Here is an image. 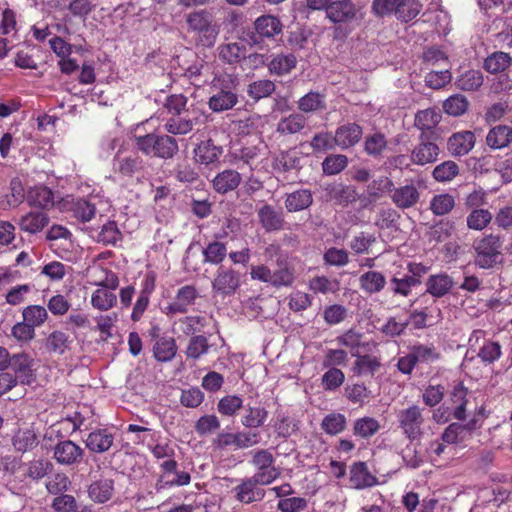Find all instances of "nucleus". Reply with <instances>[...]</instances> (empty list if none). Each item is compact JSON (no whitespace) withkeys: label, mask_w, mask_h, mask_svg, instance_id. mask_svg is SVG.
Masks as SVG:
<instances>
[{"label":"nucleus","mask_w":512,"mask_h":512,"mask_svg":"<svg viewBox=\"0 0 512 512\" xmlns=\"http://www.w3.org/2000/svg\"><path fill=\"white\" fill-rule=\"evenodd\" d=\"M238 79L236 76L223 73L216 75L211 82L212 95L208 106L213 112L232 109L238 103Z\"/></svg>","instance_id":"nucleus-1"},{"label":"nucleus","mask_w":512,"mask_h":512,"mask_svg":"<svg viewBox=\"0 0 512 512\" xmlns=\"http://www.w3.org/2000/svg\"><path fill=\"white\" fill-rule=\"evenodd\" d=\"M504 240L498 234H485L473 242L474 264L481 269H492L503 261Z\"/></svg>","instance_id":"nucleus-2"},{"label":"nucleus","mask_w":512,"mask_h":512,"mask_svg":"<svg viewBox=\"0 0 512 512\" xmlns=\"http://www.w3.org/2000/svg\"><path fill=\"white\" fill-rule=\"evenodd\" d=\"M135 144L143 154L163 160L172 159L179 151L177 140L168 134L148 133L136 136Z\"/></svg>","instance_id":"nucleus-3"},{"label":"nucleus","mask_w":512,"mask_h":512,"mask_svg":"<svg viewBox=\"0 0 512 512\" xmlns=\"http://www.w3.org/2000/svg\"><path fill=\"white\" fill-rule=\"evenodd\" d=\"M188 30L198 35L203 46L211 47L219 34L218 26L213 22V15L206 9L193 11L186 16Z\"/></svg>","instance_id":"nucleus-4"},{"label":"nucleus","mask_w":512,"mask_h":512,"mask_svg":"<svg viewBox=\"0 0 512 512\" xmlns=\"http://www.w3.org/2000/svg\"><path fill=\"white\" fill-rule=\"evenodd\" d=\"M250 454V464L257 470L254 476L260 479L261 485H269L280 477L281 470L275 466V457L269 449H256Z\"/></svg>","instance_id":"nucleus-5"},{"label":"nucleus","mask_w":512,"mask_h":512,"mask_svg":"<svg viewBox=\"0 0 512 512\" xmlns=\"http://www.w3.org/2000/svg\"><path fill=\"white\" fill-rule=\"evenodd\" d=\"M423 409L418 405H411L408 408L402 409L397 414V421L403 434L410 441L418 439L423 431L425 419L423 416Z\"/></svg>","instance_id":"nucleus-6"},{"label":"nucleus","mask_w":512,"mask_h":512,"mask_svg":"<svg viewBox=\"0 0 512 512\" xmlns=\"http://www.w3.org/2000/svg\"><path fill=\"white\" fill-rule=\"evenodd\" d=\"M159 467L162 474L158 477L155 485L157 491L190 484V473L178 470V463L175 459H167Z\"/></svg>","instance_id":"nucleus-7"},{"label":"nucleus","mask_w":512,"mask_h":512,"mask_svg":"<svg viewBox=\"0 0 512 512\" xmlns=\"http://www.w3.org/2000/svg\"><path fill=\"white\" fill-rule=\"evenodd\" d=\"M253 28L249 38L254 44H259L265 40H275L282 34L283 24L277 16L264 14L255 19Z\"/></svg>","instance_id":"nucleus-8"},{"label":"nucleus","mask_w":512,"mask_h":512,"mask_svg":"<svg viewBox=\"0 0 512 512\" xmlns=\"http://www.w3.org/2000/svg\"><path fill=\"white\" fill-rule=\"evenodd\" d=\"M241 286V275L231 267L220 266L212 281L214 295L222 298L232 296Z\"/></svg>","instance_id":"nucleus-9"},{"label":"nucleus","mask_w":512,"mask_h":512,"mask_svg":"<svg viewBox=\"0 0 512 512\" xmlns=\"http://www.w3.org/2000/svg\"><path fill=\"white\" fill-rule=\"evenodd\" d=\"M326 18L333 24H351L361 18V8L352 0H333Z\"/></svg>","instance_id":"nucleus-10"},{"label":"nucleus","mask_w":512,"mask_h":512,"mask_svg":"<svg viewBox=\"0 0 512 512\" xmlns=\"http://www.w3.org/2000/svg\"><path fill=\"white\" fill-rule=\"evenodd\" d=\"M198 296V290L194 285H184L176 291L173 300L162 309V312L169 318L186 314L195 304Z\"/></svg>","instance_id":"nucleus-11"},{"label":"nucleus","mask_w":512,"mask_h":512,"mask_svg":"<svg viewBox=\"0 0 512 512\" xmlns=\"http://www.w3.org/2000/svg\"><path fill=\"white\" fill-rule=\"evenodd\" d=\"M260 433L257 431H239L236 433H220L215 439V445L224 449L234 446L236 449H246L260 443Z\"/></svg>","instance_id":"nucleus-12"},{"label":"nucleus","mask_w":512,"mask_h":512,"mask_svg":"<svg viewBox=\"0 0 512 512\" xmlns=\"http://www.w3.org/2000/svg\"><path fill=\"white\" fill-rule=\"evenodd\" d=\"M439 146L426 133H421L419 142L411 151L412 163L419 166L433 164L439 159Z\"/></svg>","instance_id":"nucleus-13"},{"label":"nucleus","mask_w":512,"mask_h":512,"mask_svg":"<svg viewBox=\"0 0 512 512\" xmlns=\"http://www.w3.org/2000/svg\"><path fill=\"white\" fill-rule=\"evenodd\" d=\"M84 456V449L72 440H61L53 448V458L60 465H78Z\"/></svg>","instance_id":"nucleus-14"},{"label":"nucleus","mask_w":512,"mask_h":512,"mask_svg":"<svg viewBox=\"0 0 512 512\" xmlns=\"http://www.w3.org/2000/svg\"><path fill=\"white\" fill-rule=\"evenodd\" d=\"M258 485H261L260 479L254 475L241 480L240 484L232 489L234 498L243 504L261 501L265 497V490Z\"/></svg>","instance_id":"nucleus-15"},{"label":"nucleus","mask_w":512,"mask_h":512,"mask_svg":"<svg viewBox=\"0 0 512 512\" xmlns=\"http://www.w3.org/2000/svg\"><path fill=\"white\" fill-rule=\"evenodd\" d=\"M476 137L472 131L453 133L447 140V150L453 157L467 155L475 146Z\"/></svg>","instance_id":"nucleus-16"},{"label":"nucleus","mask_w":512,"mask_h":512,"mask_svg":"<svg viewBox=\"0 0 512 512\" xmlns=\"http://www.w3.org/2000/svg\"><path fill=\"white\" fill-rule=\"evenodd\" d=\"M326 199L339 206H348L358 199L356 188L343 183L327 184L324 188Z\"/></svg>","instance_id":"nucleus-17"},{"label":"nucleus","mask_w":512,"mask_h":512,"mask_svg":"<svg viewBox=\"0 0 512 512\" xmlns=\"http://www.w3.org/2000/svg\"><path fill=\"white\" fill-rule=\"evenodd\" d=\"M33 359L27 353H16L10 358L9 367L13 370L17 381L20 380L22 384L29 385L33 381Z\"/></svg>","instance_id":"nucleus-18"},{"label":"nucleus","mask_w":512,"mask_h":512,"mask_svg":"<svg viewBox=\"0 0 512 512\" xmlns=\"http://www.w3.org/2000/svg\"><path fill=\"white\" fill-rule=\"evenodd\" d=\"M259 223L266 232L280 231L284 228L283 212L270 204H264L257 211Z\"/></svg>","instance_id":"nucleus-19"},{"label":"nucleus","mask_w":512,"mask_h":512,"mask_svg":"<svg viewBox=\"0 0 512 512\" xmlns=\"http://www.w3.org/2000/svg\"><path fill=\"white\" fill-rule=\"evenodd\" d=\"M363 129L357 123H346L337 127L334 133L336 145L341 149L355 146L362 138Z\"/></svg>","instance_id":"nucleus-20"},{"label":"nucleus","mask_w":512,"mask_h":512,"mask_svg":"<svg viewBox=\"0 0 512 512\" xmlns=\"http://www.w3.org/2000/svg\"><path fill=\"white\" fill-rule=\"evenodd\" d=\"M363 339V333L355 329H349L345 331L343 334L337 336L336 342L338 343V345L348 348L351 352V355L354 356V353H359L360 349H362L365 352H371V345H376L371 341H364Z\"/></svg>","instance_id":"nucleus-21"},{"label":"nucleus","mask_w":512,"mask_h":512,"mask_svg":"<svg viewBox=\"0 0 512 512\" xmlns=\"http://www.w3.org/2000/svg\"><path fill=\"white\" fill-rule=\"evenodd\" d=\"M50 222L48 214L44 211H29L22 215L18 225L22 232L35 235L40 233Z\"/></svg>","instance_id":"nucleus-22"},{"label":"nucleus","mask_w":512,"mask_h":512,"mask_svg":"<svg viewBox=\"0 0 512 512\" xmlns=\"http://www.w3.org/2000/svg\"><path fill=\"white\" fill-rule=\"evenodd\" d=\"M26 201L30 207L40 208L44 212L51 210L55 205L53 191L43 185L31 188L27 192Z\"/></svg>","instance_id":"nucleus-23"},{"label":"nucleus","mask_w":512,"mask_h":512,"mask_svg":"<svg viewBox=\"0 0 512 512\" xmlns=\"http://www.w3.org/2000/svg\"><path fill=\"white\" fill-rule=\"evenodd\" d=\"M468 393V388L462 382L455 384L450 392V402L453 407L452 416L458 421L466 419Z\"/></svg>","instance_id":"nucleus-24"},{"label":"nucleus","mask_w":512,"mask_h":512,"mask_svg":"<svg viewBox=\"0 0 512 512\" xmlns=\"http://www.w3.org/2000/svg\"><path fill=\"white\" fill-rule=\"evenodd\" d=\"M114 442V435L107 428H98L90 432L85 444L94 453L107 452Z\"/></svg>","instance_id":"nucleus-25"},{"label":"nucleus","mask_w":512,"mask_h":512,"mask_svg":"<svg viewBox=\"0 0 512 512\" xmlns=\"http://www.w3.org/2000/svg\"><path fill=\"white\" fill-rule=\"evenodd\" d=\"M223 149L211 139L201 141L194 149V159L200 165L208 166L219 161Z\"/></svg>","instance_id":"nucleus-26"},{"label":"nucleus","mask_w":512,"mask_h":512,"mask_svg":"<svg viewBox=\"0 0 512 512\" xmlns=\"http://www.w3.org/2000/svg\"><path fill=\"white\" fill-rule=\"evenodd\" d=\"M453 286V278L447 273L441 272L428 277L426 292L435 298H442L452 290Z\"/></svg>","instance_id":"nucleus-27"},{"label":"nucleus","mask_w":512,"mask_h":512,"mask_svg":"<svg viewBox=\"0 0 512 512\" xmlns=\"http://www.w3.org/2000/svg\"><path fill=\"white\" fill-rule=\"evenodd\" d=\"M420 194L414 184H406L393 188L391 199L401 209L413 207L419 201Z\"/></svg>","instance_id":"nucleus-28"},{"label":"nucleus","mask_w":512,"mask_h":512,"mask_svg":"<svg viewBox=\"0 0 512 512\" xmlns=\"http://www.w3.org/2000/svg\"><path fill=\"white\" fill-rule=\"evenodd\" d=\"M512 143V127L508 125H496L486 135V144L493 150H500Z\"/></svg>","instance_id":"nucleus-29"},{"label":"nucleus","mask_w":512,"mask_h":512,"mask_svg":"<svg viewBox=\"0 0 512 512\" xmlns=\"http://www.w3.org/2000/svg\"><path fill=\"white\" fill-rule=\"evenodd\" d=\"M241 175L236 170L226 169L218 173L212 180L213 189L219 194H226L235 190L240 182Z\"/></svg>","instance_id":"nucleus-30"},{"label":"nucleus","mask_w":512,"mask_h":512,"mask_svg":"<svg viewBox=\"0 0 512 512\" xmlns=\"http://www.w3.org/2000/svg\"><path fill=\"white\" fill-rule=\"evenodd\" d=\"M350 482L357 489H364L375 486L378 483L377 478L371 474L365 462H356L350 469Z\"/></svg>","instance_id":"nucleus-31"},{"label":"nucleus","mask_w":512,"mask_h":512,"mask_svg":"<svg viewBox=\"0 0 512 512\" xmlns=\"http://www.w3.org/2000/svg\"><path fill=\"white\" fill-rule=\"evenodd\" d=\"M386 283V277L379 271L370 270L359 277V287L368 295L380 293L385 288Z\"/></svg>","instance_id":"nucleus-32"},{"label":"nucleus","mask_w":512,"mask_h":512,"mask_svg":"<svg viewBox=\"0 0 512 512\" xmlns=\"http://www.w3.org/2000/svg\"><path fill=\"white\" fill-rule=\"evenodd\" d=\"M113 494L114 481L112 479H99L93 481L88 487V496L95 503H106Z\"/></svg>","instance_id":"nucleus-33"},{"label":"nucleus","mask_w":512,"mask_h":512,"mask_svg":"<svg viewBox=\"0 0 512 512\" xmlns=\"http://www.w3.org/2000/svg\"><path fill=\"white\" fill-rule=\"evenodd\" d=\"M297 64L296 56L290 54H273L271 60L267 64L270 74L276 76H284L289 74Z\"/></svg>","instance_id":"nucleus-34"},{"label":"nucleus","mask_w":512,"mask_h":512,"mask_svg":"<svg viewBox=\"0 0 512 512\" xmlns=\"http://www.w3.org/2000/svg\"><path fill=\"white\" fill-rule=\"evenodd\" d=\"M114 169L124 177H132L144 169V161L136 154L125 157L117 155L114 159Z\"/></svg>","instance_id":"nucleus-35"},{"label":"nucleus","mask_w":512,"mask_h":512,"mask_svg":"<svg viewBox=\"0 0 512 512\" xmlns=\"http://www.w3.org/2000/svg\"><path fill=\"white\" fill-rule=\"evenodd\" d=\"M313 203V196L308 189H299L287 195L285 207L288 212H298L307 209Z\"/></svg>","instance_id":"nucleus-36"},{"label":"nucleus","mask_w":512,"mask_h":512,"mask_svg":"<svg viewBox=\"0 0 512 512\" xmlns=\"http://www.w3.org/2000/svg\"><path fill=\"white\" fill-rule=\"evenodd\" d=\"M72 344L69 335L61 330L52 331L46 338L45 347L48 352L63 355Z\"/></svg>","instance_id":"nucleus-37"},{"label":"nucleus","mask_w":512,"mask_h":512,"mask_svg":"<svg viewBox=\"0 0 512 512\" xmlns=\"http://www.w3.org/2000/svg\"><path fill=\"white\" fill-rule=\"evenodd\" d=\"M441 121V114L433 108L418 111L415 115L414 125L421 133L433 132Z\"/></svg>","instance_id":"nucleus-38"},{"label":"nucleus","mask_w":512,"mask_h":512,"mask_svg":"<svg viewBox=\"0 0 512 512\" xmlns=\"http://www.w3.org/2000/svg\"><path fill=\"white\" fill-rule=\"evenodd\" d=\"M356 360L353 364L352 371L355 375L361 376L364 374L374 375V373L380 368V360L370 354L361 355L354 353Z\"/></svg>","instance_id":"nucleus-39"},{"label":"nucleus","mask_w":512,"mask_h":512,"mask_svg":"<svg viewBox=\"0 0 512 512\" xmlns=\"http://www.w3.org/2000/svg\"><path fill=\"white\" fill-rule=\"evenodd\" d=\"M511 64L512 57L510 54L497 51L484 60L483 68L491 74H497L507 70Z\"/></svg>","instance_id":"nucleus-40"},{"label":"nucleus","mask_w":512,"mask_h":512,"mask_svg":"<svg viewBox=\"0 0 512 512\" xmlns=\"http://www.w3.org/2000/svg\"><path fill=\"white\" fill-rule=\"evenodd\" d=\"M177 352V345L172 337L159 338L153 347V354L157 361L168 362L171 361Z\"/></svg>","instance_id":"nucleus-41"},{"label":"nucleus","mask_w":512,"mask_h":512,"mask_svg":"<svg viewBox=\"0 0 512 512\" xmlns=\"http://www.w3.org/2000/svg\"><path fill=\"white\" fill-rule=\"evenodd\" d=\"M388 141L381 132L369 134L364 140V152L373 158H380L387 149Z\"/></svg>","instance_id":"nucleus-42"},{"label":"nucleus","mask_w":512,"mask_h":512,"mask_svg":"<svg viewBox=\"0 0 512 512\" xmlns=\"http://www.w3.org/2000/svg\"><path fill=\"white\" fill-rule=\"evenodd\" d=\"M483 81V74L480 70L470 69L456 78L455 85L463 91H476L483 85Z\"/></svg>","instance_id":"nucleus-43"},{"label":"nucleus","mask_w":512,"mask_h":512,"mask_svg":"<svg viewBox=\"0 0 512 512\" xmlns=\"http://www.w3.org/2000/svg\"><path fill=\"white\" fill-rule=\"evenodd\" d=\"M275 91L276 85L269 79H259L247 86V95L255 102L270 97Z\"/></svg>","instance_id":"nucleus-44"},{"label":"nucleus","mask_w":512,"mask_h":512,"mask_svg":"<svg viewBox=\"0 0 512 512\" xmlns=\"http://www.w3.org/2000/svg\"><path fill=\"white\" fill-rule=\"evenodd\" d=\"M12 443L16 451L25 453L36 448L39 440L33 429H24L14 435Z\"/></svg>","instance_id":"nucleus-45"},{"label":"nucleus","mask_w":512,"mask_h":512,"mask_svg":"<svg viewBox=\"0 0 512 512\" xmlns=\"http://www.w3.org/2000/svg\"><path fill=\"white\" fill-rule=\"evenodd\" d=\"M219 59L228 64H235L245 58V45L237 42L222 44L218 48Z\"/></svg>","instance_id":"nucleus-46"},{"label":"nucleus","mask_w":512,"mask_h":512,"mask_svg":"<svg viewBox=\"0 0 512 512\" xmlns=\"http://www.w3.org/2000/svg\"><path fill=\"white\" fill-rule=\"evenodd\" d=\"M203 262L220 265L227 256V246L220 241L209 242L202 251Z\"/></svg>","instance_id":"nucleus-47"},{"label":"nucleus","mask_w":512,"mask_h":512,"mask_svg":"<svg viewBox=\"0 0 512 512\" xmlns=\"http://www.w3.org/2000/svg\"><path fill=\"white\" fill-rule=\"evenodd\" d=\"M298 109L304 113H311L326 108L325 95L319 92L310 91L302 96L298 102Z\"/></svg>","instance_id":"nucleus-48"},{"label":"nucleus","mask_w":512,"mask_h":512,"mask_svg":"<svg viewBox=\"0 0 512 512\" xmlns=\"http://www.w3.org/2000/svg\"><path fill=\"white\" fill-rule=\"evenodd\" d=\"M493 220V214L485 208L470 210L466 217L467 227L474 231H482Z\"/></svg>","instance_id":"nucleus-49"},{"label":"nucleus","mask_w":512,"mask_h":512,"mask_svg":"<svg viewBox=\"0 0 512 512\" xmlns=\"http://www.w3.org/2000/svg\"><path fill=\"white\" fill-rule=\"evenodd\" d=\"M69 210L71 211L73 217L83 223L91 221L96 214L95 205L83 198L74 200L71 203Z\"/></svg>","instance_id":"nucleus-50"},{"label":"nucleus","mask_w":512,"mask_h":512,"mask_svg":"<svg viewBox=\"0 0 512 512\" xmlns=\"http://www.w3.org/2000/svg\"><path fill=\"white\" fill-rule=\"evenodd\" d=\"M194 121L187 117H169L164 123V129L171 135H186L193 130Z\"/></svg>","instance_id":"nucleus-51"},{"label":"nucleus","mask_w":512,"mask_h":512,"mask_svg":"<svg viewBox=\"0 0 512 512\" xmlns=\"http://www.w3.org/2000/svg\"><path fill=\"white\" fill-rule=\"evenodd\" d=\"M347 426V419L344 414L332 412L327 414L321 422V429L329 435L342 433Z\"/></svg>","instance_id":"nucleus-52"},{"label":"nucleus","mask_w":512,"mask_h":512,"mask_svg":"<svg viewBox=\"0 0 512 512\" xmlns=\"http://www.w3.org/2000/svg\"><path fill=\"white\" fill-rule=\"evenodd\" d=\"M306 125L303 115L294 113L281 119L277 124V132L281 135H290L300 132Z\"/></svg>","instance_id":"nucleus-53"},{"label":"nucleus","mask_w":512,"mask_h":512,"mask_svg":"<svg viewBox=\"0 0 512 512\" xmlns=\"http://www.w3.org/2000/svg\"><path fill=\"white\" fill-rule=\"evenodd\" d=\"M501 356L502 347L500 343L489 339H484V342L477 353V357L486 365L493 364L498 361Z\"/></svg>","instance_id":"nucleus-54"},{"label":"nucleus","mask_w":512,"mask_h":512,"mask_svg":"<svg viewBox=\"0 0 512 512\" xmlns=\"http://www.w3.org/2000/svg\"><path fill=\"white\" fill-rule=\"evenodd\" d=\"M455 207V198L449 193L434 195L430 201V210L436 216H443L450 213Z\"/></svg>","instance_id":"nucleus-55"},{"label":"nucleus","mask_w":512,"mask_h":512,"mask_svg":"<svg viewBox=\"0 0 512 512\" xmlns=\"http://www.w3.org/2000/svg\"><path fill=\"white\" fill-rule=\"evenodd\" d=\"M267 417L268 411L264 407L248 405L245 415L241 418V423L246 428H258L265 423Z\"/></svg>","instance_id":"nucleus-56"},{"label":"nucleus","mask_w":512,"mask_h":512,"mask_svg":"<svg viewBox=\"0 0 512 512\" xmlns=\"http://www.w3.org/2000/svg\"><path fill=\"white\" fill-rule=\"evenodd\" d=\"M92 306L99 311H108L117 304V296L106 289H96L91 295Z\"/></svg>","instance_id":"nucleus-57"},{"label":"nucleus","mask_w":512,"mask_h":512,"mask_svg":"<svg viewBox=\"0 0 512 512\" xmlns=\"http://www.w3.org/2000/svg\"><path fill=\"white\" fill-rule=\"evenodd\" d=\"M380 423L373 417H362L357 419L353 425V433L361 438H370L380 430Z\"/></svg>","instance_id":"nucleus-58"},{"label":"nucleus","mask_w":512,"mask_h":512,"mask_svg":"<svg viewBox=\"0 0 512 512\" xmlns=\"http://www.w3.org/2000/svg\"><path fill=\"white\" fill-rule=\"evenodd\" d=\"M422 10V4L418 0H402L394 14L401 22H410L415 19Z\"/></svg>","instance_id":"nucleus-59"},{"label":"nucleus","mask_w":512,"mask_h":512,"mask_svg":"<svg viewBox=\"0 0 512 512\" xmlns=\"http://www.w3.org/2000/svg\"><path fill=\"white\" fill-rule=\"evenodd\" d=\"M23 321L34 329L42 326L48 319V311L41 305H28L22 311Z\"/></svg>","instance_id":"nucleus-60"},{"label":"nucleus","mask_w":512,"mask_h":512,"mask_svg":"<svg viewBox=\"0 0 512 512\" xmlns=\"http://www.w3.org/2000/svg\"><path fill=\"white\" fill-rule=\"evenodd\" d=\"M273 428L278 437L287 439L298 431L299 426L295 419L284 414H278Z\"/></svg>","instance_id":"nucleus-61"},{"label":"nucleus","mask_w":512,"mask_h":512,"mask_svg":"<svg viewBox=\"0 0 512 512\" xmlns=\"http://www.w3.org/2000/svg\"><path fill=\"white\" fill-rule=\"evenodd\" d=\"M442 440L450 445H456L469 440L471 437L466 432L462 423L453 422L449 424L443 431Z\"/></svg>","instance_id":"nucleus-62"},{"label":"nucleus","mask_w":512,"mask_h":512,"mask_svg":"<svg viewBox=\"0 0 512 512\" xmlns=\"http://www.w3.org/2000/svg\"><path fill=\"white\" fill-rule=\"evenodd\" d=\"M122 237L117 223L115 221H108L102 226L97 236V241L104 245L116 246L118 242L122 241Z\"/></svg>","instance_id":"nucleus-63"},{"label":"nucleus","mask_w":512,"mask_h":512,"mask_svg":"<svg viewBox=\"0 0 512 512\" xmlns=\"http://www.w3.org/2000/svg\"><path fill=\"white\" fill-rule=\"evenodd\" d=\"M411 352L418 363H434L441 358V353L434 345H414Z\"/></svg>","instance_id":"nucleus-64"}]
</instances>
